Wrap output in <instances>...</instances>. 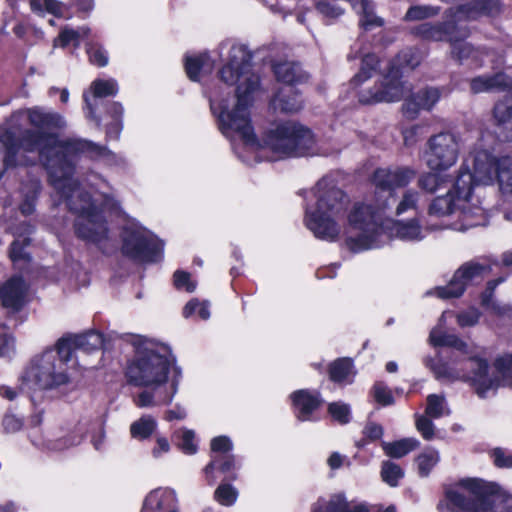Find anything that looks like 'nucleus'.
<instances>
[{
	"label": "nucleus",
	"mask_w": 512,
	"mask_h": 512,
	"mask_svg": "<svg viewBox=\"0 0 512 512\" xmlns=\"http://www.w3.org/2000/svg\"><path fill=\"white\" fill-rule=\"evenodd\" d=\"M270 8L273 12H281L284 14H286L291 9V7L284 3V1H276L275 4L270 5Z\"/></svg>",
	"instance_id": "338daca9"
},
{
	"label": "nucleus",
	"mask_w": 512,
	"mask_h": 512,
	"mask_svg": "<svg viewBox=\"0 0 512 512\" xmlns=\"http://www.w3.org/2000/svg\"><path fill=\"white\" fill-rule=\"evenodd\" d=\"M251 58L246 47L232 46L227 63L219 73L227 85L237 84L236 95L225 99L216 91L210 94V107L222 134L231 141L239 138L246 152L255 153L260 159L276 161L318 154L313 133L296 122L277 125L266 134L263 143L256 139L250 108L259 87V78L251 72Z\"/></svg>",
	"instance_id": "f257e3e1"
},
{
	"label": "nucleus",
	"mask_w": 512,
	"mask_h": 512,
	"mask_svg": "<svg viewBox=\"0 0 512 512\" xmlns=\"http://www.w3.org/2000/svg\"><path fill=\"white\" fill-rule=\"evenodd\" d=\"M457 323L460 327H469L474 326L478 323L480 318V313L475 308H470L466 311H463L457 314Z\"/></svg>",
	"instance_id": "603ef678"
},
{
	"label": "nucleus",
	"mask_w": 512,
	"mask_h": 512,
	"mask_svg": "<svg viewBox=\"0 0 512 512\" xmlns=\"http://www.w3.org/2000/svg\"><path fill=\"white\" fill-rule=\"evenodd\" d=\"M174 285L178 290L193 292L196 289V283L191 280L190 274L184 271H176L174 273Z\"/></svg>",
	"instance_id": "8fccbe9b"
},
{
	"label": "nucleus",
	"mask_w": 512,
	"mask_h": 512,
	"mask_svg": "<svg viewBox=\"0 0 512 512\" xmlns=\"http://www.w3.org/2000/svg\"><path fill=\"white\" fill-rule=\"evenodd\" d=\"M473 8L461 7L456 13V21L459 22L465 18H474L480 13L493 15L500 10L498 0H474Z\"/></svg>",
	"instance_id": "bb28decb"
},
{
	"label": "nucleus",
	"mask_w": 512,
	"mask_h": 512,
	"mask_svg": "<svg viewBox=\"0 0 512 512\" xmlns=\"http://www.w3.org/2000/svg\"><path fill=\"white\" fill-rule=\"evenodd\" d=\"M184 317L188 318L197 315L206 320L210 317V311L207 302H199L197 299L190 300L183 309Z\"/></svg>",
	"instance_id": "79ce46f5"
},
{
	"label": "nucleus",
	"mask_w": 512,
	"mask_h": 512,
	"mask_svg": "<svg viewBox=\"0 0 512 512\" xmlns=\"http://www.w3.org/2000/svg\"><path fill=\"white\" fill-rule=\"evenodd\" d=\"M485 493L486 486L483 481L468 478L447 490L446 497L458 512H494L493 504Z\"/></svg>",
	"instance_id": "f8f14e48"
},
{
	"label": "nucleus",
	"mask_w": 512,
	"mask_h": 512,
	"mask_svg": "<svg viewBox=\"0 0 512 512\" xmlns=\"http://www.w3.org/2000/svg\"><path fill=\"white\" fill-rule=\"evenodd\" d=\"M384 232L386 241L389 237H395L403 241H420L425 237V230L422 228L417 217L407 221H384Z\"/></svg>",
	"instance_id": "dca6fc26"
},
{
	"label": "nucleus",
	"mask_w": 512,
	"mask_h": 512,
	"mask_svg": "<svg viewBox=\"0 0 512 512\" xmlns=\"http://www.w3.org/2000/svg\"><path fill=\"white\" fill-rule=\"evenodd\" d=\"M122 253L138 262H155L162 257L163 243L142 226L131 223L123 231Z\"/></svg>",
	"instance_id": "9b49d317"
},
{
	"label": "nucleus",
	"mask_w": 512,
	"mask_h": 512,
	"mask_svg": "<svg viewBox=\"0 0 512 512\" xmlns=\"http://www.w3.org/2000/svg\"><path fill=\"white\" fill-rule=\"evenodd\" d=\"M73 4L83 12H89L94 8V0H72Z\"/></svg>",
	"instance_id": "0e129e2a"
},
{
	"label": "nucleus",
	"mask_w": 512,
	"mask_h": 512,
	"mask_svg": "<svg viewBox=\"0 0 512 512\" xmlns=\"http://www.w3.org/2000/svg\"><path fill=\"white\" fill-rule=\"evenodd\" d=\"M445 171H432L422 173L417 179V186L423 192L436 193L451 182Z\"/></svg>",
	"instance_id": "393cba45"
},
{
	"label": "nucleus",
	"mask_w": 512,
	"mask_h": 512,
	"mask_svg": "<svg viewBox=\"0 0 512 512\" xmlns=\"http://www.w3.org/2000/svg\"><path fill=\"white\" fill-rule=\"evenodd\" d=\"M20 210L23 215H30L34 212V206L32 203L25 201L21 204Z\"/></svg>",
	"instance_id": "774afa93"
},
{
	"label": "nucleus",
	"mask_w": 512,
	"mask_h": 512,
	"mask_svg": "<svg viewBox=\"0 0 512 512\" xmlns=\"http://www.w3.org/2000/svg\"><path fill=\"white\" fill-rule=\"evenodd\" d=\"M452 54L457 57L459 60H464L466 58H477L478 52L475 51L469 44H467L463 40H455L452 44Z\"/></svg>",
	"instance_id": "49530a36"
},
{
	"label": "nucleus",
	"mask_w": 512,
	"mask_h": 512,
	"mask_svg": "<svg viewBox=\"0 0 512 512\" xmlns=\"http://www.w3.org/2000/svg\"><path fill=\"white\" fill-rule=\"evenodd\" d=\"M494 181L504 196H512V157L496 158L489 150L477 146L465 159L448 192L432 201L429 214L446 216L458 213L462 224L457 229L463 231L486 225L487 213L481 206L476 189L479 185H491Z\"/></svg>",
	"instance_id": "7ed1b4c3"
},
{
	"label": "nucleus",
	"mask_w": 512,
	"mask_h": 512,
	"mask_svg": "<svg viewBox=\"0 0 512 512\" xmlns=\"http://www.w3.org/2000/svg\"><path fill=\"white\" fill-rule=\"evenodd\" d=\"M13 338L7 333L0 332V356H4L9 352L10 341Z\"/></svg>",
	"instance_id": "680f3d73"
},
{
	"label": "nucleus",
	"mask_w": 512,
	"mask_h": 512,
	"mask_svg": "<svg viewBox=\"0 0 512 512\" xmlns=\"http://www.w3.org/2000/svg\"><path fill=\"white\" fill-rule=\"evenodd\" d=\"M417 171L409 166L378 168L372 176L374 186L382 191L380 198L393 195L392 210L395 216L413 214L418 216L424 205L421 191L408 186L416 179Z\"/></svg>",
	"instance_id": "1a4fd4ad"
},
{
	"label": "nucleus",
	"mask_w": 512,
	"mask_h": 512,
	"mask_svg": "<svg viewBox=\"0 0 512 512\" xmlns=\"http://www.w3.org/2000/svg\"><path fill=\"white\" fill-rule=\"evenodd\" d=\"M214 68V63L207 53L189 55L185 59V69L188 77L198 81L202 74H209Z\"/></svg>",
	"instance_id": "b1692460"
},
{
	"label": "nucleus",
	"mask_w": 512,
	"mask_h": 512,
	"mask_svg": "<svg viewBox=\"0 0 512 512\" xmlns=\"http://www.w3.org/2000/svg\"><path fill=\"white\" fill-rule=\"evenodd\" d=\"M395 199L376 198L375 204L356 202L350 208L348 196L331 177H323L306 197L305 224L319 239L333 241L342 231L354 252L381 247L386 243L384 216L392 211Z\"/></svg>",
	"instance_id": "f03ea898"
},
{
	"label": "nucleus",
	"mask_w": 512,
	"mask_h": 512,
	"mask_svg": "<svg viewBox=\"0 0 512 512\" xmlns=\"http://www.w3.org/2000/svg\"><path fill=\"white\" fill-rule=\"evenodd\" d=\"M383 427L377 423L369 422L363 429V434L371 441L380 439L383 436Z\"/></svg>",
	"instance_id": "4d7b16f0"
},
{
	"label": "nucleus",
	"mask_w": 512,
	"mask_h": 512,
	"mask_svg": "<svg viewBox=\"0 0 512 512\" xmlns=\"http://www.w3.org/2000/svg\"><path fill=\"white\" fill-rule=\"evenodd\" d=\"M33 13L44 16L50 14L54 18H62V3L57 0H27Z\"/></svg>",
	"instance_id": "473e14b6"
},
{
	"label": "nucleus",
	"mask_w": 512,
	"mask_h": 512,
	"mask_svg": "<svg viewBox=\"0 0 512 512\" xmlns=\"http://www.w3.org/2000/svg\"><path fill=\"white\" fill-rule=\"evenodd\" d=\"M374 400L382 406L391 405L394 402L393 395L388 386L383 382H377L372 388Z\"/></svg>",
	"instance_id": "37998d69"
},
{
	"label": "nucleus",
	"mask_w": 512,
	"mask_h": 512,
	"mask_svg": "<svg viewBox=\"0 0 512 512\" xmlns=\"http://www.w3.org/2000/svg\"><path fill=\"white\" fill-rule=\"evenodd\" d=\"M141 512H179L176 492L169 488H157L144 499Z\"/></svg>",
	"instance_id": "6ab92c4d"
},
{
	"label": "nucleus",
	"mask_w": 512,
	"mask_h": 512,
	"mask_svg": "<svg viewBox=\"0 0 512 512\" xmlns=\"http://www.w3.org/2000/svg\"><path fill=\"white\" fill-rule=\"evenodd\" d=\"M352 361L348 358L338 359L330 365V379L337 383H348L354 376Z\"/></svg>",
	"instance_id": "7c9ffc66"
},
{
	"label": "nucleus",
	"mask_w": 512,
	"mask_h": 512,
	"mask_svg": "<svg viewBox=\"0 0 512 512\" xmlns=\"http://www.w3.org/2000/svg\"><path fill=\"white\" fill-rule=\"evenodd\" d=\"M493 117L498 124L512 122V96H505L503 100L495 104Z\"/></svg>",
	"instance_id": "4c0bfd02"
},
{
	"label": "nucleus",
	"mask_w": 512,
	"mask_h": 512,
	"mask_svg": "<svg viewBox=\"0 0 512 512\" xmlns=\"http://www.w3.org/2000/svg\"><path fill=\"white\" fill-rule=\"evenodd\" d=\"M344 460V456H342L338 452H334L328 458V465L331 469H338L342 466Z\"/></svg>",
	"instance_id": "e2e57ef3"
},
{
	"label": "nucleus",
	"mask_w": 512,
	"mask_h": 512,
	"mask_svg": "<svg viewBox=\"0 0 512 512\" xmlns=\"http://www.w3.org/2000/svg\"><path fill=\"white\" fill-rule=\"evenodd\" d=\"M328 411L331 417L341 424H346L350 421V407L345 403H330L328 406Z\"/></svg>",
	"instance_id": "c03bdc74"
},
{
	"label": "nucleus",
	"mask_w": 512,
	"mask_h": 512,
	"mask_svg": "<svg viewBox=\"0 0 512 512\" xmlns=\"http://www.w3.org/2000/svg\"><path fill=\"white\" fill-rule=\"evenodd\" d=\"M512 80L505 74L499 73L492 77L479 76L471 80L470 88L473 93L488 92L494 89H510Z\"/></svg>",
	"instance_id": "5701e85b"
},
{
	"label": "nucleus",
	"mask_w": 512,
	"mask_h": 512,
	"mask_svg": "<svg viewBox=\"0 0 512 512\" xmlns=\"http://www.w3.org/2000/svg\"><path fill=\"white\" fill-rule=\"evenodd\" d=\"M422 61V55L414 49L402 51L397 58V63L393 64L383 79L376 83L371 89L362 91L359 94V100L364 104H376L381 102L400 101L404 94L410 90L404 82L401 81L402 72L405 69H414Z\"/></svg>",
	"instance_id": "9d476101"
},
{
	"label": "nucleus",
	"mask_w": 512,
	"mask_h": 512,
	"mask_svg": "<svg viewBox=\"0 0 512 512\" xmlns=\"http://www.w3.org/2000/svg\"><path fill=\"white\" fill-rule=\"evenodd\" d=\"M272 104L275 110L285 113H294L302 108L303 101L293 86L285 85L276 94Z\"/></svg>",
	"instance_id": "4be33fe9"
},
{
	"label": "nucleus",
	"mask_w": 512,
	"mask_h": 512,
	"mask_svg": "<svg viewBox=\"0 0 512 512\" xmlns=\"http://www.w3.org/2000/svg\"><path fill=\"white\" fill-rule=\"evenodd\" d=\"M118 93V83L115 79H96L91 85L87 93L84 94L87 106V117L96 122L100 126V119L95 115V106L97 98L115 96Z\"/></svg>",
	"instance_id": "a211bd4d"
},
{
	"label": "nucleus",
	"mask_w": 512,
	"mask_h": 512,
	"mask_svg": "<svg viewBox=\"0 0 512 512\" xmlns=\"http://www.w3.org/2000/svg\"><path fill=\"white\" fill-rule=\"evenodd\" d=\"M419 446L415 438H403L393 442L382 441L381 447L384 453L391 458H402Z\"/></svg>",
	"instance_id": "c85d7f7f"
},
{
	"label": "nucleus",
	"mask_w": 512,
	"mask_h": 512,
	"mask_svg": "<svg viewBox=\"0 0 512 512\" xmlns=\"http://www.w3.org/2000/svg\"><path fill=\"white\" fill-rule=\"evenodd\" d=\"M170 444L165 437H157L156 446L152 449V455L155 458L161 457L162 454L169 452Z\"/></svg>",
	"instance_id": "13d9d810"
},
{
	"label": "nucleus",
	"mask_w": 512,
	"mask_h": 512,
	"mask_svg": "<svg viewBox=\"0 0 512 512\" xmlns=\"http://www.w3.org/2000/svg\"><path fill=\"white\" fill-rule=\"evenodd\" d=\"M460 142L451 132H441L429 138L425 163L432 171H447L458 161Z\"/></svg>",
	"instance_id": "ddd939ff"
},
{
	"label": "nucleus",
	"mask_w": 512,
	"mask_h": 512,
	"mask_svg": "<svg viewBox=\"0 0 512 512\" xmlns=\"http://www.w3.org/2000/svg\"><path fill=\"white\" fill-rule=\"evenodd\" d=\"M87 54L89 61L96 66L104 67L108 63V56L106 51L97 44H90L87 47Z\"/></svg>",
	"instance_id": "de8ad7c7"
},
{
	"label": "nucleus",
	"mask_w": 512,
	"mask_h": 512,
	"mask_svg": "<svg viewBox=\"0 0 512 512\" xmlns=\"http://www.w3.org/2000/svg\"><path fill=\"white\" fill-rule=\"evenodd\" d=\"M291 400L296 417L300 421L310 420L311 414L322 402L319 393H311L308 390H299L294 392L291 394Z\"/></svg>",
	"instance_id": "412c9836"
},
{
	"label": "nucleus",
	"mask_w": 512,
	"mask_h": 512,
	"mask_svg": "<svg viewBox=\"0 0 512 512\" xmlns=\"http://www.w3.org/2000/svg\"><path fill=\"white\" fill-rule=\"evenodd\" d=\"M237 468L234 456L227 455H212L210 463L205 467L204 472L209 484L214 483L213 472L215 469L222 473L229 474Z\"/></svg>",
	"instance_id": "cd10ccee"
},
{
	"label": "nucleus",
	"mask_w": 512,
	"mask_h": 512,
	"mask_svg": "<svg viewBox=\"0 0 512 512\" xmlns=\"http://www.w3.org/2000/svg\"><path fill=\"white\" fill-rule=\"evenodd\" d=\"M438 13V9L432 6L415 5L408 9L405 14L407 21H420L430 18Z\"/></svg>",
	"instance_id": "ea45409f"
},
{
	"label": "nucleus",
	"mask_w": 512,
	"mask_h": 512,
	"mask_svg": "<svg viewBox=\"0 0 512 512\" xmlns=\"http://www.w3.org/2000/svg\"><path fill=\"white\" fill-rule=\"evenodd\" d=\"M451 315L452 312L449 311L442 313L438 325L430 332L429 341L435 347H451L462 357L451 355L448 362L427 357L424 359L425 366L439 380L471 382L476 393L482 398L487 397L489 393H494L499 387L512 388V354L498 357L494 361V371L490 375L485 359L478 357L474 349L462 339L443 330L446 319Z\"/></svg>",
	"instance_id": "423d86ee"
},
{
	"label": "nucleus",
	"mask_w": 512,
	"mask_h": 512,
	"mask_svg": "<svg viewBox=\"0 0 512 512\" xmlns=\"http://www.w3.org/2000/svg\"><path fill=\"white\" fill-rule=\"evenodd\" d=\"M441 91L436 87H427L406 99L403 113L408 119H415L421 110H431L440 100Z\"/></svg>",
	"instance_id": "f3484780"
},
{
	"label": "nucleus",
	"mask_w": 512,
	"mask_h": 512,
	"mask_svg": "<svg viewBox=\"0 0 512 512\" xmlns=\"http://www.w3.org/2000/svg\"><path fill=\"white\" fill-rule=\"evenodd\" d=\"M211 450L213 455H227L232 450V442L226 436L215 437L211 441Z\"/></svg>",
	"instance_id": "3c124183"
},
{
	"label": "nucleus",
	"mask_w": 512,
	"mask_h": 512,
	"mask_svg": "<svg viewBox=\"0 0 512 512\" xmlns=\"http://www.w3.org/2000/svg\"><path fill=\"white\" fill-rule=\"evenodd\" d=\"M378 64L379 59L374 54L363 55L360 71L355 75L352 83L358 85L371 78L376 72Z\"/></svg>",
	"instance_id": "f704fd0d"
},
{
	"label": "nucleus",
	"mask_w": 512,
	"mask_h": 512,
	"mask_svg": "<svg viewBox=\"0 0 512 512\" xmlns=\"http://www.w3.org/2000/svg\"><path fill=\"white\" fill-rule=\"evenodd\" d=\"M157 428V421L151 415H143L130 425L133 438L143 440L149 438Z\"/></svg>",
	"instance_id": "2f4dec72"
},
{
	"label": "nucleus",
	"mask_w": 512,
	"mask_h": 512,
	"mask_svg": "<svg viewBox=\"0 0 512 512\" xmlns=\"http://www.w3.org/2000/svg\"><path fill=\"white\" fill-rule=\"evenodd\" d=\"M486 270V266L475 261L464 263L446 286L437 287L428 294L436 295L441 299L458 298L463 295L469 285L482 279Z\"/></svg>",
	"instance_id": "4468645a"
},
{
	"label": "nucleus",
	"mask_w": 512,
	"mask_h": 512,
	"mask_svg": "<svg viewBox=\"0 0 512 512\" xmlns=\"http://www.w3.org/2000/svg\"><path fill=\"white\" fill-rule=\"evenodd\" d=\"M327 512H368V510L363 504L351 507L343 496L335 495L328 504Z\"/></svg>",
	"instance_id": "58836bf2"
},
{
	"label": "nucleus",
	"mask_w": 512,
	"mask_h": 512,
	"mask_svg": "<svg viewBox=\"0 0 512 512\" xmlns=\"http://www.w3.org/2000/svg\"><path fill=\"white\" fill-rule=\"evenodd\" d=\"M2 425L7 433H16L23 427V420L13 414H6L3 417Z\"/></svg>",
	"instance_id": "6e6d98bb"
},
{
	"label": "nucleus",
	"mask_w": 512,
	"mask_h": 512,
	"mask_svg": "<svg viewBox=\"0 0 512 512\" xmlns=\"http://www.w3.org/2000/svg\"><path fill=\"white\" fill-rule=\"evenodd\" d=\"M404 471L402 468L391 461H384L381 467V478L391 487H396L403 478Z\"/></svg>",
	"instance_id": "e433bc0d"
},
{
	"label": "nucleus",
	"mask_w": 512,
	"mask_h": 512,
	"mask_svg": "<svg viewBox=\"0 0 512 512\" xmlns=\"http://www.w3.org/2000/svg\"><path fill=\"white\" fill-rule=\"evenodd\" d=\"M29 127L21 130L17 137L10 128L0 129V179L8 169L19 165L20 150L36 153L47 172L48 184L54 189L55 206L64 202V138L60 130L63 125L59 113L34 106L26 110Z\"/></svg>",
	"instance_id": "20e7f679"
},
{
	"label": "nucleus",
	"mask_w": 512,
	"mask_h": 512,
	"mask_svg": "<svg viewBox=\"0 0 512 512\" xmlns=\"http://www.w3.org/2000/svg\"><path fill=\"white\" fill-rule=\"evenodd\" d=\"M105 440V431L103 427V423H97V428L95 433L92 435V444L96 450H100L103 447Z\"/></svg>",
	"instance_id": "bf43d9fd"
},
{
	"label": "nucleus",
	"mask_w": 512,
	"mask_h": 512,
	"mask_svg": "<svg viewBox=\"0 0 512 512\" xmlns=\"http://www.w3.org/2000/svg\"><path fill=\"white\" fill-rule=\"evenodd\" d=\"M179 434V447L181 450L188 455L196 453L197 443L195 441V433L192 430L182 429L179 431Z\"/></svg>",
	"instance_id": "a18cd8bd"
},
{
	"label": "nucleus",
	"mask_w": 512,
	"mask_h": 512,
	"mask_svg": "<svg viewBox=\"0 0 512 512\" xmlns=\"http://www.w3.org/2000/svg\"><path fill=\"white\" fill-rule=\"evenodd\" d=\"M416 427L424 439L430 440L433 438L434 425L427 417L419 416L416 420Z\"/></svg>",
	"instance_id": "5fc2aeb1"
},
{
	"label": "nucleus",
	"mask_w": 512,
	"mask_h": 512,
	"mask_svg": "<svg viewBox=\"0 0 512 512\" xmlns=\"http://www.w3.org/2000/svg\"><path fill=\"white\" fill-rule=\"evenodd\" d=\"M186 417V410L181 406H175L173 409L166 411L165 419L168 421L182 420Z\"/></svg>",
	"instance_id": "052dcab7"
},
{
	"label": "nucleus",
	"mask_w": 512,
	"mask_h": 512,
	"mask_svg": "<svg viewBox=\"0 0 512 512\" xmlns=\"http://www.w3.org/2000/svg\"><path fill=\"white\" fill-rule=\"evenodd\" d=\"M425 413L431 418H439L449 414L446 400L441 395L431 394L427 397Z\"/></svg>",
	"instance_id": "c9c22d12"
},
{
	"label": "nucleus",
	"mask_w": 512,
	"mask_h": 512,
	"mask_svg": "<svg viewBox=\"0 0 512 512\" xmlns=\"http://www.w3.org/2000/svg\"><path fill=\"white\" fill-rule=\"evenodd\" d=\"M274 72L279 81L291 86L294 83H301L308 79V75L294 62L278 63L274 66Z\"/></svg>",
	"instance_id": "a878e982"
},
{
	"label": "nucleus",
	"mask_w": 512,
	"mask_h": 512,
	"mask_svg": "<svg viewBox=\"0 0 512 512\" xmlns=\"http://www.w3.org/2000/svg\"><path fill=\"white\" fill-rule=\"evenodd\" d=\"M30 243L29 238H25L23 243L14 240L9 247V257L13 262L29 259V254L24 251L26 245Z\"/></svg>",
	"instance_id": "09e8293b"
},
{
	"label": "nucleus",
	"mask_w": 512,
	"mask_h": 512,
	"mask_svg": "<svg viewBox=\"0 0 512 512\" xmlns=\"http://www.w3.org/2000/svg\"><path fill=\"white\" fill-rule=\"evenodd\" d=\"M28 286L22 276L14 275L0 286L2 307L14 313L20 312L26 304Z\"/></svg>",
	"instance_id": "2eb2a0df"
},
{
	"label": "nucleus",
	"mask_w": 512,
	"mask_h": 512,
	"mask_svg": "<svg viewBox=\"0 0 512 512\" xmlns=\"http://www.w3.org/2000/svg\"><path fill=\"white\" fill-rule=\"evenodd\" d=\"M0 395L3 398H6V399L12 401L16 398L17 392H16V390H14L13 388H11L9 386H1L0 387Z\"/></svg>",
	"instance_id": "69168bd1"
},
{
	"label": "nucleus",
	"mask_w": 512,
	"mask_h": 512,
	"mask_svg": "<svg viewBox=\"0 0 512 512\" xmlns=\"http://www.w3.org/2000/svg\"><path fill=\"white\" fill-rule=\"evenodd\" d=\"M134 358L127 367L129 383L144 389L133 397L138 408L168 405L178 392L182 369L166 344L135 335L131 337Z\"/></svg>",
	"instance_id": "0eeeda50"
},
{
	"label": "nucleus",
	"mask_w": 512,
	"mask_h": 512,
	"mask_svg": "<svg viewBox=\"0 0 512 512\" xmlns=\"http://www.w3.org/2000/svg\"><path fill=\"white\" fill-rule=\"evenodd\" d=\"M66 167L69 162L85 156L91 160L102 162L107 166H124L126 160L108 149L92 141L66 137ZM89 185L95 190L93 199L87 195L77 180L68 178L66 168V207L78 213L76 233L79 237L105 247L109 240V232L102 214L98 211L99 203L104 208H116L111 187L106 180L96 175L89 180Z\"/></svg>",
	"instance_id": "39448f33"
},
{
	"label": "nucleus",
	"mask_w": 512,
	"mask_h": 512,
	"mask_svg": "<svg viewBox=\"0 0 512 512\" xmlns=\"http://www.w3.org/2000/svg\"><path fill=\"white\" fill-rule=\"evenodd\" d=\"M440 460L439 452L433 448H427L416 458L420 476L426 477Z\"/></svg>",
	"instance_id": "72a5a7b5"
},
{
	"label": "nucleus",
	"mask_w": 512,
	"mask_h": 512,
	"mask_svg": "<svg viewBox=\"0 0 512 512\" xmlns=\"http://www.w3.org/2000/svg\"><path fill=\"white\" fill-rule=\"evenodd\" d=\"M491 456L494 464L499 468H511L512 467V455L507 453L501 448H496L492 451Z\"/></svg>",
	"instance_id": "864d4df0"
},
{
	"label": "nucleus",
	"mask_w": 512,
	"mask_h": 512,
	"mask_svg": "<svg viewBox=\"0 0 512 512\" xmlns=\"http://www.w3.org/2000/svg\"><path fill=\"white\" fill-rule=\"evenodd\" d=\"M237 496V490L230 484H221L214 493L215 500L224 506L234 504Z\"/></svg>",
	"instance_id": "a19ab883"
},
{
	"label": "nucleus",
	"mask_w": 512,
	"mask_h": 512,
	"mask_svg": "<svg viewBox=\"0 0 512 512\" xmlns=\"http://www.w3.org/2000/svg\"><path fill=\"white\" fill-rule=\"evenodd\" d=\"M103 345V337L100 333L95 331L86 332L83 334H68L66 335V362L71 358V351H82L90 353L98 350Z\"/></svg>",
	"instance_id": "aec40b11"
},
{
	"label": "nucleus",
	"mask_w": 512,
	"mask_h": 512,
	"mask_svg": "<svg viewBox=\"0 0 512 512\" xmlns=\"http://www.w3.org/2000/svg\"><path fill=\"white\" fill-rule=\"evenodd\" d=\"M64 384V335L59 337L54 347L46 348L34 355L24 367L18 390L26 394L35 406L34 395L57 389Z\"/></svg>",
	"instance_id": "6e6552de"
},
{
	"label": "nucleus",
	"mask_w": 512,
	"mask_h": 512,
	"mask_svg": "<svg viewBox=\"0 0 512 512\" xmlns=\"http://www.w3.org/2000/svg\"><path fill=\"white\" fill-rule=\"evenodd\" d=\"M124 108L118 102H113L109 105L107 116L111 118V122L106 124V138L118 139L122 130V116Z\"/></svg>",
	"instance_id": "c756f323"
}]
</instances>
